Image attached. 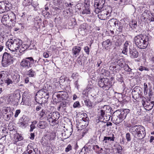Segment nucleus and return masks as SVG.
Masks as SVG:
<instances>
[{
    "instance_id": "21",
    "label": "nucleus",
    "mask_w": 154,
    "mask_h": 154,
    "mask_svg": "<svg viewBox=\"0 0 154 154\" xmlns=\"http://www.w3.org/2000/svg\"><path fill=\"white\" fill-rule=\"evenodd\" d=\"M67 103V102L65 101L61 102L57 108L58 110L59 111L65 110L66 109Z\"/></svg>"
},
{
    "instance_id": "29",
    "label": "nucleus",
    "mask_w": 154,
    "mask_h": 154,
    "mask_svg": "<svg viewBox=\"0 0 154 154\" xmlns=\"http://www.w3.org/2000/svg\"><path fill=\"white\" fill-rule=\"evenodd\" d=\"M148 11H145L142 14L141 17V19L143 21H145L147 20V17L149 16V14L148 13Z\"/></svg>"
},
{
    "instance_id": "43",
    "label": "nucleus",
    "mask_w": 154,
    "mask_h": 154,
    "mask_svg": "<svg viewBox=\"0 0 154 154\" xmlns=\"http://www.w3.org/2000/svg\"><path fill=\"white\" fill-rule=\"evenodd\" d=\"M9 14L4 15L2 18V20L6 22L9 19Z\"/></svg>"
},
{
    "instance_id": "64",
    "label": "nucleus",
    "mask_w": 154,
    "mask_h": 154,
    "mask_svg": "<svg viewBox=\"0 0 154 154\" xmlns=\"http://www.w3.org/2000/svg\"><path fill=\"white\" fill-rule=\"evenodd\" d=\"M121 44V43L119 42V40H117L115 42V45L117 46H119Z\"/></svg>"
},
{
    "instance_id": "28",
    "label": "nucleus",
    "mask_w": 154,
    "mask_h": 154,
    "mask_svg": "<svg viewBox=\"0 0 154 154\" xmlns=\"http://www.w3.org/2000/svg\"><path fill=\"white\" fill-rule=\"evenodd\" d=\"M37 126L39 128L43 129L47 127V125L45 122L40 121L38 123Z\"/></svg>"
},
{
    "instance_id": "42",
    "label": "nucleus",
    "mask_w": 154,
    "mask_h": 154,
    "mask_svg": "<svg viewBox=\"0 0 154 154\" xmlns=\"http://www.w3.org/2000/svg\"><path fill=\"white\" fill-rule=\"evenodd\" d=\"M80 107V105L79 102L78 101L75 102L73 104V107L74 108L76 107Z\"/></svg>"
},
{
    "instance_id": "3",
    "label": "nucleus",
    "mask_w": 154,
    "mask_h": 154,
    "mask_svg": "<svg viewBox=\"0 0 154 154\" xmlns=\"http://www.w3.org/2000/svg\"><path fill=\"white\" fill-rule=\"evenodd\" d=\"M134 42L137 46L140 49L146 48L148 44V37L142 34L138 35L134 38Z\"/></svg>"
},
{
    "instance_id": "7",
    "label": "nucleus",
    "mask_w": 154,
    "mask_h": 154,
    "mask_svg": "<svg viewBox=\"0 0 154 154\" xmlns=\"http://www.w3.org/2000/svg\"><path fill=\"white\" fill-rule=\"evenodd\" d=\"M112 12V8L110 6H107L104 9L100 10L98 15V17L101 20H105L108 17L110 16Z\"/></svg>"
},
{
    "instance_id": "36",
    "label": "nucleus",
    "mask_w": 154,
    "mask_h": 154,
    "mask_svg": "<svg viewBox=\"0 0 154 154\" xmlns=\"http://www.w3.org/2000/svg\"><path fill=\"white\" fill-rule=\"evenodd\" d=\"M84 8L83 9L82 14H90V11L89 9V7L85 6Z\"/></svg>"
},
{
    "instance_id": "62",
    "label": "nucleus",
    "mask_w": 154,
    "mask_h": 154,
    "mask_svg": "<svg viewBox=\"0 0 154 154\" xmlns=\"http://www.w3.org/2000/svg\"><path fill=\"white\" fill-rule=\"evenodd\" d=\"M131 25H132L134 27H136L137 26L136 21L132 20V21Z\"/></svg>"
},
{
    "instance_id": "33",
    "label": "nucleus",
    "mask_w": 154,
    "mask_h": 154,
    "mask_svg": "<svg viewBox=\"0 0 154 154\" xmlns=\"http://www.w3.org/2000/svg\"><path fill=\"white\" fill-rule=\"evenodd\" d=\"M88 117L83 118L82 120H81L82 122L84 123V124L83 125V127H82V129L84 128L85 127H86L88 125Z\"/></svg>"
},
{
    "instance_id": "63",
    "label": "nucleus",
    "mask_w": 154,
    "mask_h": 154,
    "mask_svg": "<svg viewBox=\"0 0 154 154\" xmlns=\"http://www.w3.org/2000/svg\"><path fill=\"white\" fill-rule=\"evenodd\" d=\"M123 27L120 26H119L118 29H117V30L119 32H122V31Z\"/></svg>"
},
{
    "instance_id": "6",
    "label": "nucleus",
    "mask_w": 154,
    "mask_h": 154,
    "mask_svg": "<svg viewBox=\"0 0 154 154\" xmlns=\"http://www.w3.org/2000/svg\"><path fill=\"white\" fill-rule=\"evenodd\" d=\"M59 117L60 113L59 112H53L50 113L47 116V120L51 125L54 126L58 123V120Z\"/></svg>"
},
{
    "instance_id": "34",
    "label": "nucleus",
    "mask_w": 154,
    "mask_h": 154,
    "mask_svg": "<svg viewBox=\"0 0 154 154\" xmlns=\"http://www.w3.org/2000/svg\"><path fill=\"white\" fill-rule=\"evenodd\" d=\"M36 73L32 69L29 70L27 72V75L29 77H34Z\"/></svg>"
},
{
    "instance_id": "8",
    "label": "nucleus",
    "mask_w": 154,
    "mask_h": 154,
    "mask_svg": "<svg viewBox=\"0 0 154 154\" xmlns=\"http://www.w3.org/2000/svg\"><path fill=\"white\" fill-rule=\"evenodd\" d=\"M13 57L11 54L6 52H5L2 57V64L4 67H7L12 63Z\"/></svg>"
},
{
    "instance_id": "61",
    "label": "nucleus",
    "mask_w": 154,
    "mask_h": 154,
    "mask_svg": "<svg viewBox=\"0 0 154 154\" xmlns=\"http://www.w3.org/2000/svg\"><path fill=\"white\" fill-rule=\"evenodd\" d=\"M74 85H75V87L77 89H79V85L78 84V80H77L74 83Z\"/></svg>"
},
{
    "instance_id": "35",
    "label": "nucleus",
    "mask_w": 154,
    "mask_h": 154,
    "mask_svg": "<svg viewBox=\"0 0 154 154\" xmlns=\"http://www.w3.org/2000/svg\"><path fill=\"white\" fill-rule=\"evenodd\" d=\"M20 78V77L19 75L16 73L14 74L12 76L13 81L16 83L18 82L19 81Z\"/></svg>"
},
{
    "instance_id": "19",
    "label": "nucleus",
    "mask_w": 154,
    "mask_h": 154,
    "mask_svg": "<svg viewBox=\"0 0 154 154\" xmlns=\"http://www.w3.org/2000/svg\"><path fill=\"white\" fill-rule=\"evenodd\" d=\"M5 111L7 112L6 113V117L5 118V119L7 121L10 120L12 116L13 115V112L11 110L10 108L8 107L6 109H5Z\"/></svg>"
},
{
    "instance_id": "60",
    "label": "nucleus",
    "mask_w": 154,
    "mask_h": 154,
    "mask_svg": "<svg viewBox=\"0 0 154 154\" xmlns=\"http://www.w3.org/2000/svg\"><path fill=\"white\" fill-rule=\"evenodd\" d=\"M151 18L149 19V20L151 21L154 22V13L151 14Z\"/></svg>"
},
{
    "instance_id": "59",
    "label": "nucleus",
    "mask_w": 154,
    "mask_h": 154,
    "mask_svg": "<svg viewBox=\"0 0 154 154\" xmlns=\"http://www.w3.org/2000/svg\"><path fill=\"white\" fill-rule=\"evenodd\" d=\"M20 109L17 110L15 112L14 117L15 118L17 117L18 116V115L20 113Z\"/></svg>"
},
{
    "instance_id": "39",
    "label": "nucleus",
    "mask_w": 154,
    "mask_h": 154,
    "mask_svg": "<svg viewBox=\"0 0 154 154\" xmlns=\"http://www.w3.org/2000/svg\"><path fill=\"white\" fill-rule=\"evenodd\" d=\"M105 79V78H101L98 81V85L100 87L103 88L104 87Z\"/></svg>"
},
{
    "instance_id": "54",
    "label": "nucleus",
    "mask_w": 154,
    "mask_h": 154,
    "mask_svg": "<svg viewBox=\"0 0 154 154\" xmlns=\"http://www.w3.org/2000/svg\"><path fill=\"white\" fill-rule=\"evenodd\" d=\"M124 69L125 71L129 72H131V69L129 67L128 65H126L125 66Z\"/></svg>"
},
{
    "instance_id": "45",
    "label": "nucleus",
    "mask_w": 154,
    "mask_h": 154,
    "mask_svg": "<svg viewBox=\"0 0 154 154\" xmlns=\"http://www.w3.org/2000/svg\"><path fill=\"white\" fill-rule=\"evenodd\" d=\"M43 107L42 104H39L37 105L36 107V110L39 111L42 109Z\"/></svg>"
},
{
    "instance_id": "22",
    "label": "nucleus",
    "mask_w": 154,
    "mask_h": 154,
    "mask_svg": "<svg viewBox=\"0 0 154 154\" xmlns=\"http://www.w3.org/2000/svg\"><path fill=\"white\" fill-rule=\"evenodd\" d=\"M46 137L50 141L54 140L55 139L56 134L55 132H52L46 135Z\"/></svg>"
},
{
    "instance_id": "5",
    "label": "nucleus",
    "mask_w": 154,
    "mask_h": 154,
    "mask_svg": "<svg viewBox=\"0 0 154 154\" xmlns=\"http://www.w3.org/2000/svg\"><path fill=\"white\" fill-rule=\"evenodd\" d=\"M21 44V41L18 39L14 40L10 39L8 40L6 43V45L8 49L13 52L17 51Z\"/></svg>"
},
{
    "instance_id": "25",
    "label": "nucleus",
    "mask_w": 154,
    "mask_h": 154,
    "mask_svg": "<svg viewBox=\"0 0 154 154\" xmlns=\"http://www.w3.org/2000/svg\"><path fill=\"white\" fill-rule=\"evenodd\" d=\"M108 24H109L111 27H115L117 25L118 23V21L114 19H112L110 20L108 22Z\"/></svg>"
},
{
    "instance_id": "14",
    "label": "nucleus",
    "mask_w": 154,
    "mask_h": 154,
    "mask_svg": "<svg viewBox=\"0 0 154 154\" xmlns=\"http://www.w3.org/2000/svg\"><path fill=\"white\" fill-rule=\"evenodd\" d=\"M72 130L69 128L66 130H63L62 132V136L64 139L68 138L72 134Z\"/></svg>"
},
{
    "instance_id": "11",
    "label": "nucleus",
    "mask_w": 154,
    "mask_h": 154,
    "mask_svg": "<svg viewBox=\"0 0 154 154\" xmlns=\"http://www.w3.org/2000/svg\"><path fill=\"white\" fill-rule=\"evenodd\" d=\"M20 95L19 94H11L8 99V101L13 105H17L19 100Z\"/></svg>"
},
{
    "instance_id": "44",
    "label": "nucleus",
    "mask_w": 154,
    "mask_h": 154,
    "mask_svg": "<svg viewBox=\"0 0 154 154\" xmlns=\"http://www.w3.org/2000/svg\"><path fill=\"white\" fill-rule=\"evenodd\" d=\"M111 116L110 114L106 115L104 118L102 119L103 120H105L106 121H108L110 119Z\"/></svg>"
},
{
    "instance_id": "50",
    "label": "nucleus",
    "mask_w": 154,
    "mask_h": 154,
    "mask_svg": "<svg viewBox=\"0 0 154 154\" xmlns=\"http://www.w3.org/2000/svg\"><path fill=\"white\" fill-rule=\"evenodd\" d=\"M90 0H85L84 2V6L89 7Z\"/></svg>"
},
{
    "instance_id": "9",
    "label": "nucleus",
    "mask_w": 154,
    "mask_h": 154,
    "mask_svg": "<svg viewBox=\"0 0 154 154\" xmlns=\"http://www.w3.org/2000/svg\"><path fill=\"white\" fill-rule=\"evenodd\" d=\"M34 62L32 57H26L23 59L20 62V65L24 68L29 69L31 68Z\"/></svg>"
},
{
    "instance_id": "49",
    "label": "nucleus",
    "mask_w": 154,
    "mask_h": 154,
    "mask_svg": "<svg viewBox=\"0 0 154 154\" xmlns=\"http://www.w3.org/2000/svg\"><path fill=\"white\" fill-rule=\"evenodd\" d=\"M126 138L128 141H129L131 140V135L129 133H127L126 134Z\"/></svg>"
},
{
    "instance_id": "27",
    "label": "nucleus",
    "mask_w": 154,
    "mask_h": 154,
    "mask_svg": "<svg viewBox=\"0 0 154 154\" xmlns=\"http://www.w3.org/2000/svg\"><path fill=\"white\" fill-rule=\"evenodd\" d=\"M4 4L5 11H8L11 8L12 5L11 3L8 2L7 1H4Z\"/></svg>"
},
{
    "instance_id": "20",
    "label": "nucleus",
    "mask_w": 154,
    "mask_h": 154,
    "mask_svg": "<svg viewBox=\"0 0 154 154\" xmlns=\"http://www.w3.org/2000/svg\"><path fill=\"white\" fill-rule=\"evenodd\" d=\"M104 81L103 88L106 90H108L112 86V83L109 81V80L107 78H105Z\"/></svg>"
},
{
    "instance_id": "52",
    "label": "nucleus",
    "mask_w": 154,
    "mask_h": 154,
    "mask_svg": "<svg viewBox=\"0 0 154 154\" xmlns=\"http://www.w3.org/2000/svg\"><path fill=\"white\" fill-rule=\"evenodd\" d=\"M72 149V146L71 145L69 144L66 148L65 151L66 152H68Z\"/></svg>"
},
{
    "instance_id": "37",
    "label": "nucleus",
    "mask_w": 154,
    "mask_h": 154,
    "mask_svg": "<svg viewBox=\"0 0 154 154\" xmlns=\"http://www.w3.org/2000/svg\"><path fill=\"white\" fill-rule=\"evenodd\" d=\"M4 1L0 2V14H2L5 11Z\"/></svg>"
},
{
    "instance_id": "26",
    "label": "nucleus",
    "mask_w": 154,
    "mask_h": 154,
    "mask_svg": "<svg viewBox=\"0 0 154 154\" xmlns=\"http://www.w3.org/2000/svg\"><path fill=\"white\" fill-rule=\"evenodd\" d=\"M9 15L10 20L13 23H15L16 20V15L13 12H11L9 13Z\"/></svg>"
},
{
    "instance_id": "40",
    "label": "nucleus",
    "mask_w": 154,
    "mask_h": 154,
    "mask_svg": "<svg viewBox=\"0 0 154 154\" xmlns=\"http://www.w3.org/2000/svg\"><path fill=\"white\" fill-rule=\"evenodd\" d=\"M15 138H16V139L17 140V141H20L21 140H22L23 139V137L21 135V134H17L15 136Z\"/></svg>"
},
{
    "instance_id": "12",
    "label": "nucleus",
    "mask_w": 154,
    "mask_h": 154,
    "mask_svg": "<svg viewBox=\"0 0 154 154\" xmlns=\"http://www.w3.org/2000/svg\"><path fill=\"white\" fill-rule=\"evenodd\" d=\"M106 113L104 111L103 109H101L100 110V112H99V115H100L98 120H99V121L97 122L98 123L100 122V124L102 126L104 127V128H105L106 127V125H104L105 123L102 122V119L104 117V116L106 115Z\"/></svg>"
},
{
    "instance_id": "17",
    "label": "nucleus",
    "mask_w": 154,
    "mask_h": 154,
    "mask_svg": "<svg viewBox=\"0 0 154 154\" xmlns=\"http://www.w3.org/2000/svg\"><path fill=\"white\" fill-rule=\"evenodd\" d=\"M33 145L32 143L28 144L26 151L24 152L23 154H35V150L33 148Z\"/></svg>"
},
{
    "instance_id": "53",
    "label": "nucleus",
    "mask_w": 154,
    "mask_h": 154,
    "mask_svg": "<svg viewBox=\"0 0 154 154\" xmlns=\"http://www.w3.org/2000/svg\"><path fill=\"white\" fill-rule=\"evenodd\" d=\"M84 58L83 57H82L80 59V57H79L77 59V61L78 63L80 65H82V60Z\"/></svg>"
},
{
    "instance_id": "38",
    "label": "nucleus",
    "mask_w": 154,
    "mask_h": 154,
    "mask_svg": "<svg viewBox=\"0 0 154 154\" xmlns=\"http://www.w3.org/2000/svg\"><path fill=\"white\" fill-rule=\"evenodd\" d=\"M47 112H45V111L42 109L40 112L39 116L40 117V118H44L45 117L47 116H46Z\"/></svg>"
},
{
    "instance_id": "55",
    "label": "nucleus",
    "mask_w": 154,
    "mask_h": 154,
    "mask_svg": "<svg viewBox=\"0 0 154 154\" xmlns=\"http://www.w3.org/2000/svg\"><path fill=\"white\" fill-rule=\"evenodd\" d=\"M79 76V74L77 72L73 73L72 75V77L73 79H75Z\"/></svg>"
},
{
    "instance_id": "31",
    "label": "nucleus",
    "mask_w": 154,
    "mask_h": 154,
    "mask_svg": "<svg viewBox=\"0 0 154 154\" xmlns=\"http://www.w3.org/2000/svg\"><path fill=\"white\" fill-rule=\"evenodd\" d=\"M103 109L106 113V115L110 114L111 111V108L110 106L107 105H105L104 106Z\"/></svg>"
},
{
    "instance_id": "10",
    "label": "nucleus",
    "mask_w": 154,
    "mask_h": 154,
    "mask_svg": "<svg viewBox=\"0 0 154 154\" xmlns=\"http://www.w3.org/2000/svg\"><path fill=\"white\" fill-rule=\"evenodd\" d=\"M105 2V0H94V6L95 8L94 11L96 13H99L103 8Z\"/></svg>"
},
{
    "instance_id": "16",
    "label": "nucleus",
    "mask_w": 154,
    "mask_h": 154,
    "mask_svg": "<svg viewBox=\"0 0 154 154\" xmlns=\"http://www.w3.org/2000/svg\"><path fill=\"white\" fill-rule=\"evenodd\" d=\"M141 94V91L140 88H134L133 89L132 92V94L133 98L136 100L138 98Z\"/></svg>"
},
{
    "instance_id": "51",
    "label": "nucleus",
    "mask_w": 154,
    "mask_h": 154,
    "mask_svg": "<svg viewBox=\"0 0 154 154\" xmlns=\"http://www.w3.org/2000/svg\"><path fill=\"white\" fill-rule=\"evenodd\" d=\"M54 3L55 5H60L63 2V0H54Z\"/></svg>"
},
{
    "instance_id": "23",
    "label": "nucleus",
    "mask_w": 154,
    "mask_h": 154,
    "mask_svg": "<svg viewBox=\"0 0 154 154\" xmlns=\"http://www.w3.org/2000/svg\"><path fill=\"white\" fill-rule=\"evenodd\" d=\"M81 49V48L79 47L75 46L73 48L72 50V52L75 57H76L79 55Z\"/></svg>"
},
{
    "instance_id": "32",
    "label": "nucleus",
    "mask_w": 154,
    "mask_h": 154,
    "mask_svg": "<svg viewBox=\"0 0 154 154\" xmlns=\"http://www.w3.org/2000/svg\"><path fill=\"white\" fill-rule=\"evenodd\" d=\"M27 48V47L25 45H22V44L20 45L19 48L18 50L20 53H23V52L25 51Z\"/></svg>"
},
{
    "instance_id": "57",
    "label": "nucleus",
    "mask_w": 154,
    "mask_h": 154,
    "mask_svg": "<svg viewBox=\"0 0 154 154\" xmlns=\"http://www.w3.org/2000/svg\"><path fill=\"white\" fill-rule=\"evenodd\" d=\"M139 69L141 71H142L143 70L148 71V68L143 66H140L139 68Z\"/></svg>"
},
{
    "instance_id": "47",
    "label": "nucleus",
    "mask_w": 154,
    "mask_h": 154,
    "mask_svg": "<svg viewBox=\"0 0 154 154\" xmlns=\"http://www.w3.org/2000/svg\"><path fill=\"white\" fill-rule=\"evenodd\" d=\"M82 123H83V122H82V121H81L79 123V124H77V126L79 130H80L81 129V128H82V127H83V125H82Z\"/></svg>"
},
{
    "instance_id": "18",
    "label": "nucleus",
    "mask_w": 154,
    "mask_h": 154,
    "mask_svg": "<svg viewBox=\"0 0 154 154\" xmlns=\"http://www.w3.org/2000/svg\"><path fill=\"white\" fill-rule=\"evenodd\" d=\"M29 121V119L23 116L20 119V121L21 122L19 123V125L22 128H25Z\"/></svg>"
},
{
    "instance_id": "15",
    "label": "nucleus",
    "mask_w": 154,
    "mask_h": 154,
    "mask_svg": "<svg viewBox=\"0 0 154 154\" xmlns=\"http://www.w3.org/2000/svg\"><path fill=\"white\" fill-rule=\"evenodd\" d=\"M11 80L8 78L4 79L3 78L0 79V85L2 86L6 87L13 83Z\"/></svg>"
},
{
    "instance_id": "46",
    "label": "nucleus",
    "mask_w": 154,
    "mask_h": 154,
    "mask_svg": "<svg viewBox=\"0 0 154 154\" xmlns=\"http://www.w3.org/2000/svg\"><path fill=\"white\" fill-rule=\"evenodd\" d=\"M114 138L113 137H104L103 138V140H110V141H113Z\"/></svg>"
},
{
    "instance_id": "58",
    "label": "nucleus",
    "mask_w": 154,
    "mask_h": 154,
    "mask_svg": "<svg viewBox=\"0 0 154 154\" xmlns=\"http://www.w3.org/2000/svg\"><path fill=\"white\" fill-rule=\"evenodd\" d=\"M30 129L29 131L30 132H32L33 131V130L35 128V127L33 124H32L30 126Z\"/></svg>"
},
{
    "instance_id": "56",
    "label": "nucleus",
    "mask_w": 154,
    "mask_h": 154,
    "mask_svg": "<svg viewBox=\"0 0 154 154\" xmlns=\"http://www.w3.org/2000/svg\"><path fill=\"white\" fill-rule=\"evenodd\" d=\"M84 50L85 51V52L87 54H88L89 53V47L86 46L84 48Z\"/></svg>"
},
{
    "instance_id": "4",
    "label": "nucleus",
    "mask_w": 154,
    "mask_h": 154,
    "mask_svg": "<svg viewBox=\"0 0 154 154\" xmlns=\"http://www.w3.org/2000/svg\"><path fill=\"white\" fill-rule=\"evenodd\" d=\"M128 49H129V52L130 57L132 58L137 57L138 56L139 53L136 49L132 48L130 42H129L126 41L124 44L122 53L126 55L128 54Z\"/></svg>"
},
{
    "instance_id": "24",
    "label": "nucleus",
    "mask_w": 154,
    "mask_h": 154,
    "mask_svg": "<svg viewBox=\"0 0 154 154\" xmlns=\"http://www.w3.org/2000/svg\"><path fill=\"white\" fill-rule=\"evenodd\" d=\"M142 105L144 107L146 108L148 110H149L152 109V104H150L149 102L147 101H145L143 100L142 102Z\"/></svg>"
},
{
    "instance_id": "41",
    "label": "nucleus",
    "mask_w": 154,
    "mask_h": 154,
    "mask_svg": "<svg viewBox=\"0 0 154 154\" xmlns=\"http://www.w3.org/2000/svg\"><path fill=\"white\" fill-rule=\"evenodd\" d=\"M60 94L57 95V97L58 98H64L65 97L64 95L66 94V93L63 91H60Z\"/></svg>"
},
{
    "instance_id": "13",
    "label": "nucleus",
    "mask_w": 154,
    "mask_h": 154,
    "mask_svg": "<svg viewBox=\"0 0 154 154\" xmlns=\"http://www.w3.org/2000/svg\"><path fill=\"white\" fill-rule=\"evenodd\" d=\"M87 27L86 24L84 23L81 25L79 29V33L82 35H86L88 32Z\"/></svg>"
},
{
    "instance_id": "30",
    "label": "nucleus",
    "mask_w": 154,
    "mask_h": 154,
    "mask_svg": "<svg viewBox=\"0 0 154 154\" xmlns=\"http://www.w3.org/2000/svg\"><path fill=\"white\" fill-rule=\"evenodd\" d=\"M112 43V42L109 39H107L103 42L102 43V45L103 47L106 48V47H108L111 45Z\"/></svg>"
},
{
    "instance_id": "48",
    "label": "nucleus",
    "mask_w": 154,
    "mask_h": 154,
    "mask_svg": "<svg viewBox=\"0 0 154 154\" xmlns=\"http://www.w3.org/2000/svg\"><path fill=\"white\" fill-rule=\"evenodd\" d=\"M116 149L117 150L118 152L119 153H121L122 150V147L119 144L117 145L116 147Z\"/></svg>"
},
{
    "instance_id": "2",
    "label": "nucleus",
    "mask_w": 154,
    "mask_h": 154,
    "mask_svg": "<svg viewBox=\"0 0 154 154\" xmlns=\"http://www.w3.org/2000/svg\"><path fill=\"white\" fill-rule=\"evenodd\" d=\"M129 112L128 109H125L121 111L117 110L114 112L112 117V119L114 123L119 124L124 119Z\"/></svg>"
},
{
    "instance_id": "1",
    "label": "nucleus",
    "mask_w": 154,
    "mask_h": 154,
    "mask_svg": "<svg viewBox=\"0 0 154 154\" xmlns=\"http://www.w3.org/2000/svg\"><path fill=\"white\" fill-rule=\"evenodd\" d=\"M129 131L135 138L139 140L143 139L146 136L145 128L140 125H134L130 128Z\"/></svg>"
}]
</instances>
